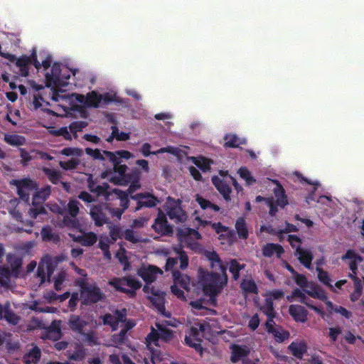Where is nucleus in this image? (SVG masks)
Instances as JSON below:
<instances>
[{"label":"nucleus","instance_id":"30","mask_svg":"<svg viewBox=\"0 0 364 364\" xmlns=\"http://www.w3.org/2000/svg\"><path fill=\"white\" fill-rule=\"evenodd\" d=\"M42 203L43 202L41 201H38L36 198H33V207L31 208L28 211L29 215L33 219H36L37 216L41 214H46L47 211L45 207L42 205Z\"/></svg>","mask_w":364,"mask_h":364},{"label":"nucleus","instance_id":"17","mask_svg":"<svg viewBox=\"0 0 364 364\" xmlns=\"http://www.w3.org/2000/svg\"><path fill=\"white\" fill-rule=\"evenodd\" d=\"M306 288L309 289H304V291L312 298L318 299L323 301H326L328 299L326 291L318 284L309 282Z\"/></svg>","mask_w":364,"mask_h":364},{"label":"nucleus","instance_id":"1","mask_svg":"<svg viewBox=\"0 0 364 364\" xmlns=\"http://www.w3.org/2000/svg\"><path fill=\"white\" fill-rule=\"evenodd\" d=\"M205 255L210 262V267L220 271V274L199 268L198 284L202 287L205 295L215 298L228 283L227 267L216 252L206 251Z\"/></svg>","mask_w":364,"mask_h":364},{"label":"nucleus","instance_id":"14","mask_svg":"<svg viewBox=\"0 0 364 364\" xmlns=\"http://www.w3.org/2000/svg\"><path fill=\"white\" fill-rule=\"evenodd\" d=\"M79 205L80 203L77 200H72L69 201L68 204V210L70 218L65 215L63 218L64 223L72 227L75 226L77 223L76 217L79 213Z\"/></svg>","mask_w":364,"mask_h":364},{"label":"nucleus","instance_id":"11","mask_svg":"<svg viewBox=\"0 0 364 364\" xmlns=\"http://www.w3.org/2000/svg\"><path fill=\"white\" fill-rule=\"evenodd\" d=\"M106 205L107 203L97 204L92 206L90 209V216L97 226H102L108 223V218L104 213V210H107Z\"/></svg>","mask_w":364,"mask_h":364},{"label":"nucleus","instance_id":"19","mask_svg":"<svg viewBox=\"0 0 364 364\" xmlns=\"http://www.w3.org/2000/svg\"><path fill=\"white\" fill-rule=\"evenodd\" d=\"M232 354L230 360L235 363L239 362L240 360L247 357L250 353V350L246 346H239L234 344L231 347Z\"/></svg>","mask_w":364,"mask_h":364},{"label":"nucleus","instance_id":"34","mask_svg":"<svg viewBox=\"0 0 364 364\" xmlns=\"http://www.w3.org/2000/svg\"><path fill=\"white\" fill-rule=\"evenodd\" d=\"M102 101V95L96 91H91L87 94V107H98Z\"/></svg>","mask_w":364,"mask_h":364},{"label":"nucleus","instance_id":"44","mask_svg":"<svg viewBox=\"0 0 364 364\" xmlns=\"http://www.w3.org/2000/svg\"><path fill=\"white\" fill-rule=\"evenodd\" d=\"M238 173L248 186H251L256 182V180L252 176L251 172L245 166L240 168Z\"/></svg>","mask_w":364,"mask_h":364},{"label":"nucleus","instance_id":"51","mask_svg":"<svg viewBox=\"0 0 364 364\" xmlns=\"http://www.w3.org/2000/svg\"><path fill=\"white\" fill-rule=\"evenodd\" d=\"M85 151L86 154L91 156L93 159H97L100 161H105V154L103 153L102 154L100 149H93L92 148H85Z\"/></svg>","mask_w":364,"mask_h":364},{"label":"nucleus","instance_id":"53","mask_svg":"<svg viewBox=\"0 0 364 364\" xmlns=\"http://www.w3.org/2000/svg\"><path fill=\"white\" fill-rule=\"evenodd\" d=\"M148 299L158 309H161V307L164 308V297L163 293L161 291H159L157 296H149Z\"/></svg>","mask_w":364,"mask_h":364},{"label":"nucleus","instance_id":"50","mask_svg":"<svg viewBox=\"0 0 364 364\" xmlns=\"http://www.w3.org/2000/svg\"><path fill=\"white\" fill-rule=\"evenodd\" d=\"M83 336L84 341L90 346H96L98 344V339L95 336L94 331L82 332L81 333Z\"/></svg>","mask_w":364,"mask_h":364},{"label":"nucleus","instance_id":"47","mask_svg":"<svg viewBox=\"0 0 364 364\" xmlns=\"http://www.w3.org/2000/svg\"><path fill=\"white\" fill-rule=\"evenodd\" d=\"M193 162L203 172H207L210 169V161L205 157L194 159Z\"/></svg>","mask_w":364,"mask_h":364},{"label":"nucleus","instance_id":"36","mask_svg":"<svg viewBox=\"0 0 364 364\" xmlns=\"http://www.w3.org/2000/svg\"><path fill=\"white\" fill-rule=\"evenodd\" d=\"M4 140L11 146H22L26 143L24 136L18 134H5Z\"/></svg>","mask_w":364,"mask_h":364},{"label":"nucleus","instance_id":"27","mask_svg":"<svg viewBox=\"0 0 364 364\" xmlns=\"http://www.w3.org/2000/svg\"><path fill=\"white\" fill-rule=\"evenodd\" d=\"M76 240L79 242L82 246L90 247L92 246L97 241V236L93 232H88L79 235Z\"/></svg>","mask_w":364,"mask_h":364},{"label":"nucleus","instance_id":"5","mask_svg":"<svg viewBox=\"0 0 364 364\" xmlns=\"http://www.w3.org/2000/svg\"><path fill=\"white\" fill-rule=\"evenodd\" d=\"M206 327L205 323H195L185 336L186 344L194 348L197 352L202 353L201 343L203 341V333L205 331Z\"/></svg>","mask_w":364,"mask_h":364},{"label":"nucleus","instance_id":"58","mask_svg":"<svg viewBox=\"0 0 364 364\" xmlns=\"http://www.w3.org/2000/svg\"><path fill=\"white\" fill-rule=\"evenodd\" d=\"M50 133L56 136H62L66 140H71L72 137L66 127H60L58 129L51 131Z\"/></svg>","mask_w":364,"mask_h":364},{"label":"nucleus","instance_id":"13","mask_svg":"<svg viewBox=\"0 0 364 364\" xmlns=\"http://www.w3.org/2000/svg\"><path fill=\"white\" fill-rule=\"evenodd\" d=\"M178 203L173 202L167 206V215L171 220L176 222H183L186 218V212L181 208L180 203L181 201L178 200Z\"/></svg>","mask_w":364,"mask_h":364},{"label":"nucleus","instance_id":"32","mask_svg":"<svg viewBox=\"0 0 364 364\" xmlns=\"http://www.w3.org/2000/svg\"><path fill=\"white\" fill-rule=\"evenodd\" d=\"M3 318L9 323L16 325L20 318L11 309L10 304L7 302L5 304V309L3 311Z\"/></svg>","mask_w":364,"mask_h":364},{"label":"nucleus","instance_id":"20","mask_svg":"<svg viewBox=\"0 0 364 364\" xmlns=\"http://www.w3.org/2000/svg\"><path fill=\"white\" fill-rule=\"evenodd\" d=\"M262 255L265 257H271L276 254L277 257H280L284 252V250L281 245L275 243H267L262 249Z\"/></svg>","mask_w":364,"mask_h":364},{"label":"nucleus","instance_id":"52","mask_svg":"<svg viewBox=\"0 0 364 364\" xmlns=\"http://www.w3.org/2000/svg\"><path fill=\"white\" fill-rule=\"evenodd\" d=\"M51 71V74H46V80L48 81H53L54 83H55L60 78V65L54 64Z\"/></svg>","mask_w":364,"mask_h":364},{"label":"nucleus","instance_id":"33","mask_svg":"<svg viewBox=\"0 0 364 364\" xmlns=\"http://www.w3.org/2000/svg\"><path fill=\"white\" fill-rule=\"evenodd\" d=\"M316 271L317 272V277L320 282L329 287V289L334 291L335 289L331 284V279L328 272L323 270L320 267H316Z\"/></svg>","mask_w":364,"mask_h":364},{"label":"nucleus","instance_id":"45","mask_svg":"<svg viewBox=\"0 0 364 364\" xmlns=\"http://www.w3.org/2000/svg\"><path fill=\"white\" fill-rule=\"evenodd\" d=\"M51 188L50 186H46L43 188L41 191L36 193L33 198L36 200H41V202H44L50 195Z\"/></svg>","mask_w":364,"mask_h":364},{"label":"nucleus","instance_id":"7","mask_svg":"<svg viewBox=\"0 0 364 364\" xmlns=\"http://www.w3.org/2000/svg\"><path fill=\"white\" fill-rule=\"evenodd\" d=\"M15 63L20 68L21 75L24 77L28 75V65L33 64L37 70L41 68V63L37 59V53L35 49L32 50L30 56L22 55L16 58Z\"/></svg>","mask_w":364,"mask_h":364},{"label":"nucleus","instance_id":"16","mask_svg":"<svg viewBox=\"0 0 364 364\" xmlns=\"http://www.w3.org/2000/svg\"><path fill=\"white\" fill-rule=\"evenodd\" d=\"M289 314L296 322L305 323L307 321L308 311L301 305H290Z\"/></svg>","mask_w":364,"mask_h":364},{"label":"nucleus","instance_id":"42","mask_svg":"<svg viewBox=\"0 0 364 364\" xmlns=\"http://www.w3.org/2000/svg\"><path fill=\"white\" fill-rule=\"evenodd\" d=\"M80 165V160L78 159L72 158L66 161H60L59 162V166L63 170L65 171H73L77 168Z\"/></svg>","mask_w":364,"mask_h":364},{"label":"nucleus","instance_id":"3","mask_svg":"<svg viewBox=\"0 0 364 364\" xmlns=\"http://www.w3.org/2000/svg\"><path fill=\"white\" fill-rule=\"evenodd\" d=\"M79 286L80 287L82 304L92 305L102 301L105 298V294L95 282L90 284L81 281Z\"/></svg>","mask_w":364,"mask_h":364},{"label":"nucleus","instance_id":"9","mask_svg":"<svg viewBox=\"0 0 364 364\" xmlns=\"http://www.w3.org/2000/svg\"><path fill=\"white\" fill-rule=\"evenodd\" d=\"M211 182L217 191L223 196L225 201L229 202L231 200L230 194L232 193V188L230 187V179L226 180L218 176H213L211 178Z\"/></svg>","mask_w":364,"mask_h":364},{"label":"nucleus","instance_id":"6","mask_svg":"<svg viewBox=\"0 0 364 364\" xmlns=\"http://www.w3.org/2000/svg\"><path fill=\"white\" fill-rule=\"evenodd\" d=\"M274 193L277 198L276 204L271 200L267 201V205L269 208V213L271 216H275L278 212L277 206L284 208L289 204L285 190L279 182L277 183V186L274 189Z\"/></svg>","mask_w":364,"mask_h":364},{"label":"nucleus","instance_id":"49","mask_svg":"<svg viewBox=\"0 0 364 364\" xmlns=\"http://www.w3.org/2000/svg\"><path fill=\"white\" fill-rule=\"evenodd\" d=\"M123 238L134 244L139 243L141 240L138 235L132 229H126L122 233Z\"/></svg>","mask_w":364,"mask_h":364},{"label":"nucleus","instance_id":"62","mask_svg":"<svg viewBox=\"0 0 364 364\" xmlns=\"http://www.w3.org/2000/svg\"><path fill=\"white\" fill-rule=\"evenodd\" d=\"M106 208L107 210H109V213L113 216V217H116L119 219L121 218L122 217V215L124 213V212L125 211L123 208H113L111 206V204L109 202H107V205H106Z\"/></svg>","mask_w":364,"mask_h":364},{"label":"nucleus","instance_id":"54","mask_svg":"<svg viewBox=\"0 0 364 364\" xmlns=\"http://www.w3.org/2000/svg\"><path fill=\"white\" fill-rule=\"evenodd\" d=\"M293 279L295 282V283L299 286L301 288L303 289V290L308 287V284L309 282L307 280L306 277L304 274L297 273L294 277H293Z\"/></svg>","mask_w":364,"mask_h":364},{"label":"nucleus","instance_id":"56","mask_svg":"<svg viewBox=\"0 0 364 364\" xmlns=\"http://www.w3.org/2000/svg\"><path fill=\"white\" fill-rule=\"evenodd\" d=\"M179 234L182 236H191L193 237L196 240H200L202 238L201 235L196 230L192 228H185L180 230Z\"/></svg>","mask_w":364,"mask_h":364},{"label":"nucleus","instance_id":"48","mask_svg":"<svg viewBox=\"0 0 364 364\" xmlns=\"http://www.w3.org/2000/svg\"><path fill=\"white\" fill-rule=\"evenodd\" d=\"M88 125V123L85 121H75L70 124L69 129L70 132L76 134L77 132L82 131Z\"/></svg>","mask_w":364,"mask_h":364},{"label":"nucleus","instance_id":"40","mask_svg":"<svg viewBox=\"0 0 364 364\" xmlns=\"http://www.w3.org/2000/svg\"><path fill=\"white\" fill-rule=\"evenodd\" d=\"M86 355V349L80 345H77L73 353L68 355L70 360L75 361H81L84 360Z\"/></svg>","mask_w":364,"mask_h":364},{"label":"nucleus","instance_id":"25","mask_svg":"<svg viewBox=\"0 0 364 364\" xmlns=\"http://www.w3.org/2000/svg\"><path fill=\"white\" fill-rule=\"evenodd\" d=\"M296 176L300 179L301 182H305L309 185L312 186L311 190L309 191V194L306 197V202L307 203H309L311 201L315 200V192L318 189V186H320L319 183L318 181L311 182L304 176H303L300 173H296Z\"/></svg>","mask_w":364,"mask_h":364},{"label":"nucleus","instance_id":"57","mask_svg":"<svg viewBox=\"0 0 364 364\" xmlns=\"http://www.w3.org/2000/svg\"><path fill=\"white\" fill-rule=\"evenodd\" d=\"M109 181L115 184V185H127L130 181L131 178H124L119 175L118 176H111L108 178Z\"/></svg>","mask_w":364,"mask_h":364},{"label":"nucleus","instance_id":"12","mask_svg":"<svg viewBox=\"0 0 364 364\" xmlns=\"http://www.w3.org/2000/svg\"><path fill=\"white\" fill-rule=\"evenodd\" d=\"M162 274V271L157 267L149 265L141 267L137 270V274L142 278L146 284H151L156 279L157 274Z\"/></svg>","mask_w":364,"mask_h":364},{"label":"nucleus","instance_id":"18","mask_svg":"<svg viewBox=\"0 0 364 364\" xmlns=\"http://www.w3.org/2000/svg\"><path fill=\"white\" fill-rule=\"evenodd\" d=\"M17 187V193L20 198L28 202L30 198L29 190L31 188V181L29 179H23L21 181H15Z\"/></svg>","mask_w":364,"mask_h":364},{"label":"nucleus","instance_id":"64","mask_svg":"<svg viewBox=\"0 0 364 364\" xmlns=\"http://www.w3.org/2000/svg\"><path fill=\"white\" fill-rule=\"evenodd\" d=\"M122 252H118L116 255V257H117L118 260L121 264H124V270H127L129 267V262L128 261V258L125 255V250L124 248L121 249Z\"/></svg>","mask_w":364,"mask_h":364},{"label":"nucleus","instance_id":"38","mask_svg":"<svg viewBox=\"0 0 364 364\" xmlns=\"http://www.w3.org/2000/svg\"><path fill=\"white\" fill-rule=\"evenodd\" d=\"M42 170L53 184L56 185L60 182L61 174L59 171L47 167L43 168Z\"/></svg>","mask_w":364,"mask_h":364},{"label":"nucleus","instance_id":"10","mask_svg":"<svg viewBox=\"0 0 364 364\" xmlns=\"http://www.w3.org/2000/svg\"><path fill=\"white\" fill-rule=\"evenodd\" d=\"M152 228L156 232L162 235H169L173 232V228L168 224L166 215L162 211L159 212L152 225Z\"/></svg>","mask_w":364,"mask_h":364},{"label":"nucleus","instance_id":"4","mask_svg":"<svg viewBox=\"0 0 364 364\" xmlns=\"http://www.w3.org/2000/svg\"><path fill=\"white\" fill-rule=\"evenodd\" d=\"M105 156L109 159L113 164V172L124 178H131L130 175L127 174L128 167L125 164H121L122 159H129L132 154L129 151L120 150L115 152L104 150Z\"/></svg>","mask_w":364,"mask_h":364},{"label":"nucleus","instance_id":"39","mask_svg":"<svg viewBox=\"0 0 364 364\" xmlns=\"http://www.w3.org/2000/svg\"><path fill=\"white\" fill-rule=\"evenodd\" d=\"M260 309L267 317H275L276 313L272 298H266L264 304L260 307Z\"/></svg>","mask_w":364,"mask_h":364},{"label":"nucleus","instance_id":"22","mask_svg":"<svg viewBox=\"0 0 364 364\" xmlns=\"http://www.w3.org/2000/svg\"><path fill=\"white\" fill-rule=\"evenodd\" d=\"M87 322L82 319L80 316L71 315L69 318V326L75 332L82 333Z\"/></svg>","mask_w":364,"mask_h":364},{"label":"nucleus","instance_id":"55","mask_svg":"<svg viewBox=\"0 0 364 364\" xmlns=\"http://www.w3.org/2000/svg\"><path fill=\"white\" fill-rule=\"evenodd\" d=\"M158 328L159 330V335H160L161 339H162L165 341H168L171 339V338L173 337V331L172 330H171L166 327H163V326H158Z\"/></svg>","mask_w":364,"mask_h":364},{"label":"nucleus","instance_id":"24","mask_svg":"<svg viewBox=\"0 0 364 364\" xmlns=\"http://www.w3.org/2000/svg\"><path fill=\"white\" fill-rule=\"evenodd\" d=\"M114 200H119L120 208L126 210L129 205V194L128 193L119 190L118 188H113Z\"/></svg>","mask_w":364,"mask_h":364},{"label":"nucleus","instance_id":"28","mask_svg":"<svg viewBox=\"0 0 364 364\" xmlns=\"http://www.w3.org/2000/svg\"><path fill=\"white\" fill-rule=\"evenodd\" d=\"M235 229L240 239L247 240L249 236V231L244 218H239L235 223Z\"/></svg>","mask_w":364,"mask_h":364},{"label":"nucleus","instance_id":"63","mask_svg":"<svg viewBox=\"0 0 364 364\" xmlns=\"http://www.w3.org/2000/svg\"><path fill=\"white\" fill-rule=\"evenodd\" d=\"M127 314V311L125 308H123L120 310L117 309L114 311L113 315L117 321V326L119 325V322H124L126 321Z\"/></svg>","mask_w":364,"mask_h":364},{"label":"nucleus","instance_id":"2","mask_svg":"<svg viewBox=\"0 0 364 364\" xmlns=\"http://www.w3.org/2000/svg\"><path fill=\"white\" fill-rule=\"evenodd\" d=\"M108 284L117 291L126 294L130 298H134L136 291L141 287V283L132 275L114 277L108 281Z\"/></svg>","mask_w":364,"mask_h":364},{"label":"nucleus","instance_id":"23","mask_svg":"<svg viewBox=\"0 0 364 364\" xmlns=\"http://www.w3.org/2000/svg\"><path fill=\"white\" fill-rule=\"evenodd\" d=\"M41 235L43 241L44 242H58L60 241L59 235L53 232V228L50 225H46L42 228Z\"/></svg>","mask_w":364,"mask_h":364},{"label":"nucleus","instance_id":"15","mask_svg":"<svg viewBox=\"0 0 364 364\" xmlns=\"http://www.w3.org/2000/svg\"><path fill=\"white\" fill-rule=\"evenodd\" d=\"M294 255L299 256L298 259L301 264L309 269H311L314 255L310 250H306L302 248L301 245H297Z\"/></svg>","mask_w":364,"mask_h":364},{"label":"nucleus","instance_id":"29","mask_svg":"<svg viewBox=\"0 0 364 364\" xmlns=\"http://www.w3.org/2000/svg\"><path fill=\"white\" fill-rule=\"evenodd\" d=\"M225 141L224 146L226 148H237L240 144L246 143L245 139H240L236 134H226L224 136Z\"/></svg>","mask_w":364,"mask_h":364},{"label":"nucleus","instance_id":"31","mask_svg":"<svg viewBox=\"0 0 364 364\" xmlns=\"http://www.w3.org/2000/svg\"><path fill=\"white\" fill-rule=\"evenodd\" d=\"M288 349L291 354L297 358H301L304 354L306 352V345L301 343L292 342L288 346Z\"/></svg>","mask_w":364,"mask_h":364},{"label":"nucleus","instance_id":"43","mask_svg":"<svg viewBox=\"0 0 364 364\" xmlns=\"http://www.w3.org/2000/svg\"><path fill=\"white\" fill-rule=\"evenodd\" d=\"M48 337L49 338L57 340L61 336V330L55 321L53 322L47 331Z\"/></svg>","mask_w":364,"mask_h":364},{"label":"nucleus","instance_id":"8","mask_svg":"<svg viewBox=\"0 0 364 364\" xmlns=\"http://www.w3.org/2000/svg\"><path fill=\"white\" fill-rule=\"evenodd\" d=\"M131 198L136 201V206L134 211H138L143 207L153 208L159 202L156 197L150 193H137L131 196Z\"/></svg>","mask_w":364,"mask_h":364},{"label":"nucleus","instance_id":"59","mask_svg":"<svg viewBox=\"0 0 364 364\" xmlns=\"http://www.w3.org/2000/svg\"><path fill=\"white\" fill-rule=\"evenodd\" d=\"M160 338L159 330L156 331L154 328L151 327V332L147 335L146 341L148 343H154L157 346V342Z\"/></svg>","mask_w":364,"mask_h":364},{"label":"nucleus","instance_id":"41","mask_svg":"<svg viewBox=\"0 0 364 364\" xmlns=\"http://www.w3.org/2000/svg\"><path fill=\"white\" fill-rule=\"evenodd\" d=\"M242 289L246 292L250 294H257L258 289L256 283L252 280H243L240 285Z\"/></svg>","mask_w":364,"mask_h":364},{"label":"nucleus","instance_id":"21","mask_svg":"<svg viewBox=\"0 0 364 364\" xmlns=\"http://www.w3.org/2000/svg\"><path fill=\"white\" fill-rule=\"evenodd\" d=\"M93 193L96 194L97 196H103L106 202H110L114 197L113 189L110 190V186L107 183L97 185Z\"/></svg>","mask_w":364,"mask_h":364},{"label":"nucleus","instance_id":"35","mask_svg":"<svg viewBox=\"0 0 364 364\" xmlns=\"http://www.w3.org/2000/svg\"><path fill=\"white\" fill-rule=\"evenodd\" d=\"M173 278L175 284H180L182 288L186 289L188 288L190 278L187 275L182 274L178 270H175L173 272Z\"/></svg>","mask_w":364,"mask_h":364},{"label":"nucleus","instance_id":"37","mask_svg":"<svg viewBox=\"0 0 364 364\" xmlns=\"http://www.w3.org/2000/svg\"><path fill=\"white\" fill-rule=\"evenodd\" d=\"M245 268V264H240L237 259H232L230 261L229 271L232 274L234 280L240 277V272Z\"/></svg>","mask_w":364,"mask_h":364},{"label":"nucleus","instance_id":"60","mask_svg":"<svg viewBox=\"0 0 364 364\" xmlns=\"http://www.w3.org/2000/svg\"><path fill=\"white\" fill-rule=\"evenodd\" d=\"M103 323L105 325H109L113 330L117 328V321L115 319L114 315L110 314H106L103 317Z\"/></svg>","mask_w":364,"mask_h":364},{"label":"nucleus","instance_id":"26","mask_svg":"<svg viewBox=\"0 0 364 364\" xmlns=\"http://www.w3.org/2000/svg\"><path fill=\"white\" fill-rule=\"evenodd\" d=\"M41 357V349L35 346L23 356L26 364L37 363Z\"/></svg>","mask_w":364,"mask_h":364},{"label":"nucleus","instance_id":"61","mask_svg":"<svg viewBox=\"0 0 364 364\" xmlns=\"http://www.w3.org/2000/svg\"><path fill=\"white\" fill-rule=\"evenodd\" d=\"M62 155L70 156H80L82 154V150L78 148L66 147L60 151Z\"/></svg>","mask_w":364,"mask_h":364},{"label":"nucleus","instance_id":"46","mask_svg":"<svg viewBox=\"0 0 364 364\" xmlns=\"http://www.w3.org/2000/svg\"><path fill=\"white\" fill-rule=\"evenodd\" d=\"M11 271L9 267H0V284L2 286L8 285L10 282Z\"/></svg>","mask_w":364,"mask_h":364}]
</instances>
